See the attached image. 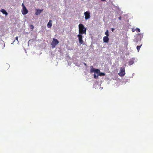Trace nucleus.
<instances>
[{
    "label": "nucleus",
    "mask_w": 153,
    "mask_h": 153,
    "mask_svg": "<svg viewBox=\"0 0 153 153\" xmlns=\"http://www.w3.org/2000/svg\"><path fill=\"white\" fill-rule=\"evenodd\" d=\"M77 37L79 39V42L81 44L83 43V41L82 40V34H79L77 35Z\"/></svg>",
    "instance_id": "nucleus-6"
},
{
    "label": "nucleus",
    "mask_w": 153,
    "mask_h": 153,
    "mask_svg": "<svg viewBox=\"0 0 153 153\" xmlns=\"http://www.w3.org/2000/svg\"><path fill=\"white\" fill-rule=\"evenodd\" d=\"M98 87H99V85L98 84V83L97 82H95L93 85V88L96 89L98 88Z\"/></svg>",
    "instance_id": "nucleus-13"
},
{
    "label": "nucleus",
    "mask_w": 153,
    "mask_h": 153,
    "mask_svg": "<svg viewBox=\"0 0 153 153\" xmlns=\"http://www.w3.org/2000/svg\"><path fill=\"white\" fill-rule=\"evenodd\" d=\"M125 74V72L124 68L121 67L120 68L119 73L118 74L121 76H123Z\"/></svg>",
    "instance_id": "nucleus-4"
},
{
    "label": "nucleus",
    "mask_w": 153,
    "mask_h": 153,
    "mask_svg": "<svg viewBox=\"0 0 153 153\" xmlns=\"http://www.w3.org/2000/svg\"><path fill=\"white\" fill-rule=\"evenodd\" d=\"M59 43V41L57 40V39L53 38L51 43L52 48H54Z\"/></svg>",
    "instance_id": "nucleus-3"
},
{
    "label": "nucleus",
    "mask_w": 153,
    "mask_h": 153,
    "mask_svg": "<svg viewBox=\"0 0 153 153\" xmlns=\"http://www.w3.org/2000/svg\"><path fill=\"white\" fill-rule=\"evenodd\" d=\"M0 11V12L3 13V14L5 15L6 16H7L8 15V13L4 9H1Z\"/></svg>",
    "instance_id": "nucleus-9"
},
{
    "label": "nucleus",
    "mask_w": 153,
    "mask_h": 153,
    "mask_svg": "<svg viewBox=\"0 0 153 153\" xmlns=\"http://www.w3.org/2000/svg\"><path fill=\"white\" fill-rule=\"evenodd\" d=\"M79 34H86V28H85L82 24H80L79 25Z\"/></svg>",
    "instance_id": "nucleus-2"
},
{
    "label": "nucleus",
    "mask_w": 153,
    "mask_h": 153,
    "mask_svg": "<svg viewBox=\"0 0 153 153\" xmlns=\"http://www.w3.org/2000/svg\"><path fill=\"white\" fill-rule=\"evenodd\" d=\"M95 69L92 66H91L90 72L93 73L94 71V70Z\"/></svg>",
    "instance_id": "nucleus-14"
},
{
    "label": "nucleus",
    "mask_w": 153,
    "mask_h": 153,
    "mask_svg": "<svg viewBox=\"0 0 153 153\" xmlns=\"http://www.w3.org/2000/svg\"><path fill=\"white\" fill-rule=\"evenodd\" d=\"M13 44V43H11V44Z\"/></svg>",
    "instance_id": "nucleus-29"
},
{
    "label": "nucleus",
    "mask_w": 153,
    "mask_h": 153,
    "mask_svg": "<svg viewBox=\"0 0 153 153\" xmlns=\"http://www.w3.org/2000/svg\"><path fill=\"white\" fill-rule=\"evenodd\" d=\"M100 72V70L99 69H95L94 72V74H98Z\"/></svg>",
    "instance_id": "nucleus-16"
},
{
    "label": "nucleus",
    "mask_w": 153,
    "mask_h": 153,
    "mask_svg": "<svg viewBox=\"0 0 153 153\" xmlns=\"http://www.w3.org/2000/svg\"><path fill=\"white\" fill-rule=\"evenodd\" d=\"M143 36V33H139L136 34L134 36L133 41L136 43H137L138 42L141 41Z\"/></svg>",
    "instance_id": "nucleus-1"
},
{
    "label": "nucleus",
    "mask_w": 153,
    "mask_h": 153,
    "mask_svg": "<svg viewBox=\"0 0 153 153\" xmlns=\"http://www.w3.org/2000/svg\"><path fill=\"white\" fill-rule=\"evenodd\" d=\"M142 44H141L140 45H139V46H137V51H138V52H139V50L141 47V46H142Z\"/></svg>",
    "instance_id": "nucleus-17"
},
{
    "label": "nucleus",
    "mask_w": 153,
    "mask_h": 153,
    "mask_svg": "<svg viewBox=\"0 0 153 153\" xmlns=\"http://www.w3.org/2000/svg\"><path fill=\"white\" fill-rule=\"evenodd\" d=\"M136 29H135L134 28H132V31L133 32H134L135 31H136Z\"/></svg>",
    "instance_id": "nucleus-23"
},
{
    "label": "nucleus",
    "mask_w": 153,
    "mask_h": 153,
    "mask_svg": "<svg viewBox=\"0 0 153 153\" xmlns=\"http://www.w3.org/2000/svg\"><path fill=\"white\" fill-rule=\"evenodd\" d=\"M118 19H119L120 20H121V16L119 17Z\"/></svg>",
    "instance_id": "nucleus-26"
},
{
    "label": "nucleus",
    "mask_w": 153,
    "mask_h": 153,
    "mask_svg": "<svg viewBox=\"0 0 153 153\" xmlns=\"http://www.w3.org/2000/svg\"><path fill=\"white\" fill-rule=\"evenodd\" d=\"M30 27L31 29H33L34 26L33 25H31L30 26Z\"/></svg>",
    "instance_id": "nucleus-21"
},
{
    "label": "nucleus",
    "mask_w": 153,
    "mask_h": 153,
    "mask_svg": "<svg viewBox=\"0 0 153 153\" xmlns=\"http://www.w3.org/2000/svg\"><path fill=\"white\" fill-rule=\"evenodd\" d=\"M42 11V10H39V9H37L36 10V12L35 14L37 15H39L41 13Z\"/></svg>",
    "instance_id": "nucleus-12"
},
{
    "label": "nucleus",
    "mask_w": 153,
    "mask_h": 153,
    "mask_svg": "<svg viewBox=\"0 0 153 153\" xmlns=\"http://www.w3.org/2000/svg\"><path fill=\"white\" fill-rule=\"evenodd\" d=\"M21 11L22 14L24 15H26L28 13V11L26 7L22 8Z\"/></svg>",
    "instance_id": "nucleus-7"
},
{
    "label": "nucleus",
    "mask_w": 153,
    "mask_h": 153,
    "mask_svg": "<svg viewBox=\"0 0 153 153\" xmlns=\"http://www.w3.org/2000/svg\"><path fill=\"white\" fill-rule=\"evenodd\" d=\"M136 31L137 32H140V29H139L138 28H136Z\"/></svg>",
    "instance_id": "nucleus-20"
},
{
    "label": "nucleus",
    "mask_w": 153,
    "mask_h": 153,
    "mask_svg": "<svg viewBox=\"0 0 153 153\" xmlns=\"http://www.w3.org/2000/svg\"><path fill=\"white\" fill-rule=\"evenodd\" d=\"M84 15L85 16V18L86 20L90 18V12L89 11H87L86 12H85L84 13Z\"/></svg>",
    "instance_id": "nucleus-5"
},
{
    "label": "nucleus",
    "mask_w": 153,
    "mask_h": 153,
    "mask_svg": "<svg viewBox=\"0 0 153 153\" xmlns=\"http://www.w3.org/2000/svg\"><path fill=\"white\" fill-rule=\"evenodd\" d=\"M16 40L17 41V42H18L17 43L18 44L19 43V41L18 40V37L16 36Z\"/></svg>",
    "instance_id": "nucleus-22"
},
{
    "label": "nucleus",
    "mask_w": 153,
    "mask_h": 153,
    "mask_svg": "<svg viewBox=\"0 0 153 153\" xmlns=\"http://www.w3.org/2000/svg\"><path fill=\"white\" fill-rule=\"evenodd\" d=\"M103 40L104 42L107 43L108 42L109 39L108 36H105L103 37Z\"/></svg>",
    "instance_id": "nucleus-8"
},
{
    "label": "nucleus",
    "mask_w": 153,
    "mask_h": 153,
    "mask_svg": "<svg viewBox=\"0 0 153 153\" xmlns=\"http://www.w3.org/2000/svg\"><path fill=\"white\" fill-rule=\"evenodd\" d=\"M114 28H111V31L113 32L114 31Z\"/></svg>",
    "instance_id": "nucleus-25"
},
{
    "label": "nucleus",
    "mask_w": 153,
    "mask_h": 153,
    "mask_svg": "<svg viewBox=\"0 0 153 153\" xmlns=\"http://www.w3.org/2000/svg\"><path fill=\"white\" fill-rule=\"evenodd\" d=\"M52 26V20H50L48 24H47V26L48 28H51Z\"/></svg>",
    "instance_id": "nucleus-11"
},
{
    "label": "nucleus",
    "mask_w": 153,
    "mask_h": 153,
    "mask_svg": "<svg viewBox=\"0 0 153 153\" xmlns=\"http://www.w3.org/2000/svg\"><path fill=\"white\" fill-rule=\"evenodd\" d=\"M98 76H104L105 75V74L103 72H100V71L98 73Z\"/></svg>",
    "instance_id": "nucleus-15"
},
{
    "label": "nucleus",
    "mask_w": 153,
    "mask_h": 153,
    "mask_svg": "<svg viewBox=\"0 0 153 153\" xmlns=\"http://www.w3.org/2000/svg\"><path fill=\"white\" fill-rule=\"evenodd\" d=\"M105 34L106 35V36H109L108 31V30H107L105 32Z\"/></svg>",
    "instance_id": "nucleus-18"
},
{
    "label": "nucleus",
    "mask_w": 153,
    "mask_h": 153,
    "mask_svg": "<svg viewBox=\"0 0 153 153\" xmlns=\"http://www.w3.org/2000/svg\"><path fill=\"white\" fill-rule=\"evenodd\" d=\"M134 59L132 58L130 59L128 62V65H132L134 63Z\"/></svg>",
    "instance_id": "nucleus-10"
},
{
    "label": "nucleus",
    "mask_w": 153,
    "mask_h": 153,
    "mask_svg": "<svg viewBox=\"0 0 153 153\" xmlns=\"http://www.w3.org/2000/svg\"><path fill=\"white\" fill-rule=\"evenodd\" d=\"M98 74H94V77L95 79L97 78H98Z\"/></svg>",
    "instance_id": "nucleus-19"
},
{
    "label": "nucleus",
    "mask_w": 153,
    "mask_h": 153,
    "mask_svg": "<svg viewBox=\"0 0 153 153\" xmlns=\"http://www.w3.org/2000/svg\"><path fill=\"white\" fill-rule=\"evenodd\" d=\"M84 65H85V66H86V65H86V63H84Z\"/></svg>",
    "instance_id": "nucleus-27"
},
{
    "label": "nucleus",
    "mask_w": 153,
    "mask_h": 153,
    "mask_svg": "<svg viewBox=\"0 0 153 153\" xmlns=\"http://www.w3.org/2000/svg\"><path fill=\"white\" fill-rule=\"evenodd\" d=\"M15 41V40H14V41H13V43Z\"/></svg>",
    "instance_id": "nucleus-28"
},
{
    "label": "nucleus",
    "mask_w": 153,
    "mask_h": 153,
    "mask_svg": "<svg viewBox=\"0 0 153 153\" xmlns=\"http://www.w3.org/2000/svg\"><path fill=\"white\" fill-rule=\"evenodd\" d=\"M22 8H24L26 7H25V6L24 5L23 3H22Z\"/></svg>",
    "instance_id": "nucleus-24"
}]
</instances>
